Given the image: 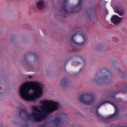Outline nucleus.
<instances>
[{
    "label": "nucleus",
    "mask_w": 127,
    "mask_h": 127,
    "mask_svg": "<svg viewBox=\"0 0 127 127\" xmlns=\"http://www.w3.org/2000/svg\"><path fill=\"white\" fill-rule=\"evenodd\" d=\"M40 104L43 105L40 107V109L42 110V113L41 114L35 112H32L31 114H29L27 111L24 109H21L19 111L20 117H22V115H24L27 117L28 120H30L31 118H33L34 122L39 123L42 120L45 119L47 115L53 113L55 111H57L59 108V103L51 100H41Z\"/></svg>",
    "instance_id": "obj_1"
},
{
    "label": "nucleus",
    "mask_w": 127,
    "mask_h": 127,
    "mask_svg": "<svg viewBox=\"0 0 127 127\" xmlns=\"http://www.w3.org/2000/svg\"><path fill=\"white\" fill-rule=\"evenodd\" d=\"M43 84L36 81L26 82L19 88L21 98L29 102L35 101L36 98H40L43 93Z\"/></svg>",
    "instance_id": "obj_2"
},
{
    "label": "nucleus",
    "mask_w": 127,
    "mask_h": 127,
    "mask_svg": "<svg viewBox=\"0 0 127 127\" xmlns=\"http://www.w3.org/2000/svg\"><path fill=\"white\" fill-rule=\"evenodd\" d=\"M107 103H109V104H110V105H112L114 107V109L115 110V113L114 114L110 115L108 118L107 120H110V119H114V118H117V117L119 116V110H118V107H117V105H115V104L113 102H110V101H104L103 102H102L100 105L96 107V116L97 117V118H100L101 119H103V117H102V115L101 114H99V111L98 110L100 108H101V106L103 105H105V104H107Z\"/></svg>",
    "instance_id": "obj_3"
},
{
    "label": "nucleus",
    "mask_w": 127,
    "mask_h": 127,
    "mask_svg": "<svg viewBox=\"0 0 127 127\" xmlns=\"http://www.w3.org/2000/svg\"><path fill=\"white\" fill-rule=\"evenodd\" d=\"M95 95L92 93H85L79 96L78 100L85 105H91L95 102Z\"/></svg>",
    "instance_id": "obj_4"
},
{
    "label": "nucleus",
    "mask_w": 127,
    "mask_h": 127,
    "mask_svg": "<svg viewBox=\"0 0 127 127\" xmlns=\"http://www.w3.org/2000/svg\"><path fill=\"white\" fill-rule=\"evenodd\" d=\"M77 33H78V32H75L73 35L71 36V41L73 43V44H76V45H78L79 46H82V45H84L87 41V37H86V35L83 32L81 33L80 35L81 36H82L83 39V42L79 43L75 42V40H74V37H75V36L77 35Z\"/></svg>",
    "instance_id": "obj_5"
},
{
    "label": "nucleus",
    "mask_w": 127,
    "mask_h": 127,
    "mask_svg": "<svg viewBox=\"0 0 127 127\" xmlns=\"http://www.w3.org/2000/svg\"><path fill=\"white\" fill-rule=\"evenodd\" d=\"M63 115H64V114H60V117H56L53 121L56 127H60V126L63 125V120H62V116H63Z\"/></svg>",
    "instance_id": "obj_6"
},
{
    "label": "nucleus",
    "mask_w": 127,
    "mask_h": 127,
    "mask_svg": "<svg viewBox=\"0 0 127 127\" xmlns=\"http://www.w3.org/2000/svg\"><path fill=\"white\" fill-rule=\"evenodd\" d=\"M122 20L123 18H121L117 15L112 16L111 18V22L112 23H114V24H118V23H120Z\"/></svg>",
    "instance_id": "obj_7"
},
{
    "label": "nucleus",
    "mask_w": 127,
    "mask_h": 127,
    "mask_svg": "<svg viewBox=\"0 0 127 127\" xmlns=\"http://www.w3.org/2000/svg\"><path fill=\"white\" fill-rule=\"evenodd\" d=\"M64 4L62 5L63 8L60 10L61 11H64L65 14L71 13V12H69V10L67 9V7L68 6H67V3H66L67 2V1L64 0Z\"/></svg>",
    "instance_id": "obj_8"
},
{
    "label": "nucleus",
    "mask_w": 127,
    "mask_h": 127,
    "mask_svg": "<svg viewBox=\"0 0 127 127\" xmlns=\"http://www.w3.org/2000/svg\"><path fill=\"white\" fill-rule=\"evenodd\" d=\"M37 7L38 9H42L44 7V1L43 0H40L37 3Z\"/></svg>",
    "instance_id": "obj_9"
},
{
    "label": "nucleus",
    "mask_w": 127,
    "mask_h": 127,
    "mask_svg": "<svg viewBox=\"0 0 127 127\" xmlns=\"http://www.w3.org/2000/svg\"><path fill=\"white\" fill-rule=\"evenodd\" d=\"M78 3L75 5L73 7V9H76V8H78V7H82L83 5V3H82V0H78Z\"/></svg>",
    "instance_id": "obj_10"
},
{
    "label": "nucleus",
    "mask_w": 127,
    "mask_h": 127,
    "mask_svg": "<svg viewBox=\"0 0 127 127\" xmlns=\"http://www.w3.org/2000/svg\"><path fill=\"white\" fill-rule=\"evenodd\" d=\"M31 109L33 110V111H34L35 112H38V113H41V111L39 110V108L37 107V106H31Z\"/></svg>",
    "instance_id": "obj_11"
},
{
    "label": "nucleus",
    "mask_w": 127,
    "mask_h": 127,
    "mask_svg": "<svg viewBox=\"0 0 127 127\" xmlns=\"http://www.w3.org/2000/svg\"><path fill=\"white\" fill-rule=\"evenodd\" d=\"M68 83V79L67 78H64L61 80L62 85H66Z\"/></svg>",
    "instance_id": "obj_12"
},
{
    "label": "nucleus",
    "mask_w": 127,
    "mask_h": 127,
    "mask_svg": "<svg viewBox=\"0 0 127 127\" xmlns=\"http://www.w3.org/2000/svg\"><path fill=\"white\" fill-rule=\"evenodd\" d=\"M115 11L117 13L119 14L120 16H123V15H124V12H123V11H120L119 9H116Z\"/></svg>",
    "instance_id": "obj_13"
},
{
    "label": "nucleus",
    "mask_w": 127,
    "mask_h": 127,
    "mask_svg": "<svg viewBox=\"0 0 127 127\" xmlns=\"http://www.w3.org/2000/svg\"><path fill=\"white\" fill-rule=\"evenodd\" d=\"M41 127H46V125L45 124H42L41 126Z\"/></svg>",
    "instance_id": "obj_14"
},
{
    "label": "nucleus",
    "mask_w": 127,
    "mask_h": 127,
    "mask_svg": "<svg viewBox=\"0 0 127 127\" xmlns=\"http://www.w3.org/2000/svg\"><path fill=\"white\" fill-rule=\"evenodd\" d=\"M29 78L30 79H31V78H32V77H31V76H29Z\"/></svg>",
    "instance_id": "obj_15"
},
{
    "label": "nucleus",
    "mask_w": 127,
    "mask_h": 127,
    "mask_svg": "<svg viewBox=\"0 0 127 127\" xmlns=\"http://www.w3.org/2000/svg\"><path fill=\"white\" fill-rule=\"evenodd\" d=\"M72 12H78V11H72Z\"/></svg>",
    "instance_id": "obj_16"
},
{
    "label": "nucleus",
    "mask_w": 127,
    "mask_h": 127,
    "mask_svg": "<svg viewBox=\"0 0 127 127\" xmlns=\"http://www.w3.org/2000/svg\"><path fill=\"white\" fill-rule=\"evenodd\" d=\"M81 70H82V69H80V71H79V72H81Z\"/></svg>",
    "instance_id": "obj_17"
},
{
    "label": "nucleus",
    "mask_w": 127,
    "mask_h": 127,
    "mask_svg": "<svg viewBox=\"0 0 127 127\" xmlns=\"http://www.w3.org/2000/svg\"><path fill=\"white\" fill-rule=\"evenodd\" d=\"M27 126H28V124H27Z\"/></svg>",
    "instance_id": "obj_18"
}]
</instances>
